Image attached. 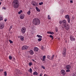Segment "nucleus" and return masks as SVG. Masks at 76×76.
Wrapping results in <instances>:
<instances>
[{
	"instance_id": "46",
	"label": "nucleus",
	"mask_w": 76,
	"mask_h": 76,
	"mask_svg": "<svg viewBox=\"0 0 76 76\" xmlns=\"http://www.w3.org/2000/svg\"><path fill=\"white\" fill-rule=\"evenodd\" d=\"M0 72H3V69H0Z\"/></svg>"
},
{
	"instance_id": "19",
	"label": "nucleus",
	"mask_w": 76,
	"mask_h": 76,
	"mask_svg": "<svg viewBox=\"0 0 76 76\" xmlns=\"http://www.w3.org/2000/svg\"><path fill=\"white\" fill-rule=\"evenodd\" d=\"M3 20V16L0 15V21L1 20Z\"/></svg>"
},
{
	"instance_id": "10",
	"label": "nucleus",
	"mask_w": 76,
	"mask_h": 76,
	"mask_svg": "<svg viewBox=\"0 0 76 76\" xmlns=\"http://www.w3.org/2000/svg\"><path fill=\"white\" fill-rule=\"evenodd\" d=\"M28 48V47L27 45L23 46L22 48V49L23 50H26Z\"/></svg>"
},
{
	"instance_id": "38",
	"label": "nucleus",
	"mask_w": 76,
	"mask_h": 76,
	"mask_svg": "<svg viewBox=\"0 0 76 76\" xmlns=\"http://www.w3.org/2000/svg\"><path fill=\"white\" fill-rule=\"evenodd\" d=\"M54 34V32H52L51 31V33H50V34H51V35H53V34Z\"/></svg>"
},
{
	"instance_id": "35",
	"label": "nucleus",
	"mask_w": 76,
	"mask_h": 76,
	"mask_svg": "<svg viewBox=\"0 0 76 76\" xmlns=\"http://www.w3.org/2000/svg\"><path fill=\"white\" fill-rule=\"evenodd\" d=\"M49 37H50V38H52V39H53V36H52V35H50L49 36Z\"/></svg>"
},
{
	"instance_id": "20",
	"label": "nucleus",
	"mask_w": 76,
	"mask_h": 76,
	"mask_svg": "<svg viewBox=\"0 0 76 76\" xmlns=\"http://www.w3.org/2000/svg\"><path fill=\"white\" fill-rule=\"evenodd\" d=\"M28 72H29L30 73H31L32 72V69L30 68L28 70Z\"/></svg>"
},
{
	"instance_id": "41",
	"label": "nucleus",
	"mask_w": 76,
	"mask_h": 76,
	"mask_svg": "<svg viewBox=\"0 0 76 76\" xmlns=\"http://www.w3.org/2000/svg\"><path fill=\"white\" fill-rule=\"evenodd\" d=\"M59 23L60 24H61L62 23V21L61 20L59 21Z\"/></svg>"
},
{
	"instance_id": "15",
	"label": "nucleus",
	"mask_w": 76,
	"mask_h": 76,
	"mask_svg": "<svg viewBox=\"0 0 76 76\" xmlns=\"http://www.w3.org/2000/svg\"><path fill=\"white\" fill-rule=\"evenodd\" d=\"M66 69H70L71 68V66L69 65H68L66 66Z\"/></svg>"
},
{
	"instance_id": "22",
	"label": "nucleus",
	"mask_w": 76,
	"mask_h": 76,
	"mask_svg": "<svg viewBox=\"0 0 76 76\" xmlns=\"http://www.w3.org/2000/svg\"><path fill=\"white\" fill-rule=\"evenodd\" d=\"M33 75H38V73L37 72H34L33 74Z\"/></svg>"
},
{
	"instance_id": "1",
	"label": "nucleus",
	"mask_w": 76,
	"mask_h": 76,
	"mask_svg": "<svg viewBox=\"0 0 76 76\" xmlns=\"http://www.w3.org/2000/svg\"><path fill=\"white\" fill-rule=\"evenodd\" d=\"M12 6L14 8L17 9L19 6V2L18 0H13L12 2Z\"/></svg>"
},
{
	"instance_id": "36",
	"label": "nucleus",
	"mask_w": 76,
	"mask_h": 76,
	"mask_svg": "<svg viewBox=\"0 0 76 76\" xmlns=\"http://www.w3.org/2000/svg\"><path fill=\"white\" fill-rule=\"evenodd\" d=\"M9 41L10 43H11V44H12V43H13V41H12L10 40H9Z\"/></svg>"
},
{
	"instance_id": "14",
	"label": "nucleus",
	"mask_w": 76,
	"mask_h": 76,
	"mask_svg": "<svg viewBox=\"0 0 76 76\" xmlns=\"http://www.w3.org/2000/svg\"><path fill=\"white\" fill-rule=\"evenodd\" d=\"M28 52L31 55H33L34 54V51L32 50H30L28 51Z\"/></svg>"
},
{
	"instance_id": "37",
	"label": "nucleus",
	"mask_w": 76,
	"mask_h": 76,
	"mask_svg": "<svg viewBox=\"0 0 76 76\" xmlns=\"http://www.w3.org/2000/svg\"><path fill=\"white\" fill-rule=\"evenodd\" d=\"M51 31H48L47 32V34H51Z\"/></svg>"
},
{
	"instance_id": "2",
	"label": "nucleus",
	"mask_w": 76,
	"mask_h": 76,
	"mask_svg": "<svg viewBox=\"0 0 76 76\" xmlns=\"http://www.w3.org/2000/svg\"><path fill=\"white\" fill-rule=\"evenodd\" d=\"M40 20L37 18H34L33 20V23L35 25H39L40 24Z\"/></svg>"
},
{
	"instance_id": "34",
	"label": "nucleus",
	"mask_w": 76,
	"mask_h": 76,
	"mask_svg": "<svg viewBox=\"0 0 76 76\" xmlns=\"http://www.w3.org/2000/svg\"><path fill=\"white\" fill-rule=\"evenodd\" d=\"M39 5H42V4H43V2H40V3H39Z\"/></svg>"
},
{
	"instance_id": "5",
	"label": "nucleus",
	"mask_w": 76,
	"mask_h": 76,
	"mask_svg": "<svg viewBox=\"0 0 76 76\" xmlns=\"http://www.w3.org/2000/svg\"><path fill=\"white\" fill-rule=\"evenodd\" d=\"M4 27V24L3 22H1L0 23V29H2Z\"/></svg>"
},
{
	"instance_id": "23",
	"label": "nucleus",
	"mask_w": 76,
	"mask_h": 76,
	"mask_svg": "<svg viewBox=\"0 0 76 76\" xmlns=\"http://www.w3.org/2000/svg\"><path fill=\"white\" fill-rule=\"evenodd\" d=\"M27 14H28V15H31V11H28L27 12Z\"/></svg>"
},
{
	"instance_id": "31",
	"label": "nucleus",
	"mask_w": 76,
	"mask_h": 76,
	"mask_svg": "<svg viewBox=\"0 0 76 76\" xmlns=\"http://www.w3.org/2000/svg\"><path fill=\"white\" fill-rule=\"evenodd\" d=\"M13 28V25H11V26H10L9 31H10L11 30V29H12Z\"/></svg>"
},
{
	"instance_id": "42",
	"label": "nucleus",
	"mask_w": 76,
	"mask_h": 76,
	"mask_svg": "<svg viewBox=\"0 0 76 76\" xmlns=\"http://www.w3.org/2000/svg\"><path fill=\"white\" fill-rule=\"evenodd\" d=\"M42 67L43 69H45V67L44 66H42Z\"/></svg>"
},
{
	"instance_id": "44",
	"label": "nucleus",
	"mask_w": 76,
	"mask_h": 76,
	"mask_svg": "<svg viewBox=\"0 0 76 76\" xmlns=\"http://www.w3.org/2000/svg\"><path fill=\"white\" fill-rule=\"evenodd\" d=\"M72 76H76V75L75 74H72Z\"/></svg>"
},
{
	"instance_id": "17",
	"label": "nucleus",
	"mask_w": 76,
	"mask_h": 76,
	"mask_svg": "<svg viewBox=\"0 0 76 76\" xmlns=\"http://www.w3.org/2000/svg\"><path fill=\"white\" fill-rule=\"evenodd\" d=\"M34 51L36 52L38 51V48L37 47L34 48Z\"/></svg>"
},
{
	"instance_id": "16",
	"label": "nucleus",
	"mask_w": 76,
	"mask_h": 76,
	"mask_svg": "<svg viewBox=\"0 0 76 76\" xmlns=\"http://www.w3.org/2000/svg\"><path fill=\"white\" fill-rule=\"evenodd\" d=\"M45 58H46V56H45V55L43 56L42 59L41 58V60H42V61H44L45 60Z\"/></svg>"
},
{
	"instance_id": "21",
	"label": "nucleus",
	"mask_w": 76,
	"mask_h": 76,
	"mask_svg": "<svg viewBox=\"0 0 76 76\" xmlns=\"http://www.w3.org/2000/svg\"><path fill=\"white\" fill-rule=\"evenodd\" d=\"M65 17L66 19H68V18H69V15H66L65 16Z\"/></svg>"
},
{
	"instance_id": "28",
	"label": "nucleus",
	"mask_w": 76,
	"mask_h": 76,
	"mask_svg": "<svg viewBox=\"0 0 76 76\" xmlns=\"http://www.w3.org/2000/svg\"><path fill=\"white\" fill-rule=\"evenodd\" d=\"M70 72V69H68L66 70V72Z\"/></svg>"
},
{
	"instance_id": "4",
	"label": "nucleus",
	"mask_w": 76,
	"mask_h": 76,
	"mask_svg": "<svg viewBox=\"0 0 76 76\" xmlns=\"http://www.w3.org/2000/svg\"><path fill=\"white\" fill-rule=\"evenodd\" d=\"M26 28L25 27H23L21 29V32L23 34H24L25 33V32H26Z\"/></svg>"
},
{
	"instance_id": "30",
	"label": "nucleus",
	"mask_w": 76,
	"mask_h": 76,
	"mask_svg": "<svg viewBox=\"0 0 76 76\" xmlns=\"http://www.w3.org/2000/svg\"><path fill=\"white\" fill-rule=\"evenodd\" d=\"M48 18L49 20H50L51 19V17H50V15H48Z\"/></svg>"
},
{
	"instance_id": "7",
	"label": "nucleus",
	"mask_w": 76,
	"mask_h": 76,
	"mask_svg": "<svg viewBox=\"0 0 76 76\" xmlns=\"http://www.w3.org/2000/svg\"><path fill=\"white\" fill-rule=\"evenodd\" d=\"M61 75H63V76H64L66 75V72L64 69L61 70Z\"/></svg>"
},
{
	"instance_id": "49",
	"label": "nucleus",
	"mask_w": 76,
	"mask_h": 76,
	"mask_svg": "<svg viewBox=\"0 0 76 76\" xmlns=\"http://www.w3.org/2000/svg\"><path fill=\"white\" fill-rule=\"evenodd\" d=\"M4 9H6V8L5 7H4L3 8Z\"/></svg>"
},
{
	"instance_id": "45",
	"label": "nucleus",
	"mask_w": 76,
	"mask_h": 76,
	"mask_svg": "<svg viewBox=\"0 0 76 76\" xmlns=\"http://www.w3.org/2000/svg\"><path fill=\"white\" fill-rule=\"evenodd\" d=\"M42 74L41 73L40 74V76H42Z\"/></svg>"
},
{
	"instance_id": "26",
	"label": "nucleus",
	"mask_w": 76,
	"mask_h": 76,
	"mask_svg": "<svg viewBox=\"0 0 76 76\" xmlns=\"http://www.w3.org/2000/svg\"><path fill=\"white\" fill-rule=\"evenodd\" d=\"M67 20L68 23H70V18H67Z\"/></svg>"
},
{
	"instance_id": "24",
	"label": "nucleus",
	"mask_w": 76,
	"mask_h": 76,
	"mask_svg": "<svg viewBox=\"0 0 76 76\" xmlns=\"http://www.w3.org/2000/svg\"><path fill=\"white\" fill-rule=\"evenodd\" d=\"M37 37H38V38H42V36L40 35H37Z\"/></svg>"
},
{
	"instance_id": "6",
	"label": "nucleus",
	"mask_w": 76,
	"mask_h": 76,
	"mask_svg": "<svg viewBox=\"0 0 76 76\" xmlns=\"http://www.w3.org/2000/svg\"><path fill=\"white\" fill-rule=\"evenodd\" d=\"M64 28L66 31H69L70 29V26L68 24L64 26Z\"/></svg>"
},
{
	"instance_id": "51",
	"label": "nucleus",
	"mask_w": 76,
	"mask_h": 76,
	"mask_svg": "<svg viewBox=\"0 0 76 76\" xmlns=\"http://www.w3.org/2000/svg\"><path fill=\"white\" fill-rule=\"evenodd\" d=\"M62 28H63H63H64V27H62Z\"/></svg>"
},
{
	"instance_id": "48",
	"label": "nucleus",
	"mask_w": 76,
	"mask_h": 76,
	"mask_svg": "<svg viewBox=\"0 0 76 76\" xmlns=\"http://www.w3.org/2000/svg\"><path fill=\"white\" fill-rule=\"evenodd\" d=\"M32 60L33 61H35L34 59H32Z\"/></svg>"
},
{
	"instance_id": "40",
	"label": "nucleus",
	"mask_w": 76,
	"mask_h": 76,
	"mask_svg": "<svg viewBox=\"0 0 76 76\" xmlns=\"http://www.w3.org/2000/svg\"><path fill=\"white\" fill-rule=\"evenodd\" d=\"M55 30H56V32H58V29L57 28H55Z\"/></svg>"
},
{
	"instance_id": "11",
	"label": "nucleus",
	"mask_w": 76,
	"mask_h": 76,
	"mask_svg": "<svg viewBox=\"0 0 76 76\" xmlns=\"http://www.w3.org/2000/svg\"><path fill=\"white\" fill-rule=\"evenodd\" d=\"M18 38L20 39L21 41H24V37L22 35H20L18 36Z\"/></svg>"
},
{
	"instance_id": "32",
	"label": "nucleus",
	"mask_w": 76,
	"mask_h": 76,
	"mask_svg": "<svg viewBox=\"0 0 76 76\" xmlns=\"http://www.w3.org/2000/svg\"><path fill=\"white\" fill-rule=\"evenodd\" d=\"M32 64V63L31 62H30L29 63V66H31Z\"/></svg>"
},
{
	"instance_id": "27",
	"label": "nucleus",
	"mask_w": 76,
	"mask_h": 76,
	"mask_svg": "<svg viewBox=\"0 0 76 76\" xmlns=\"http://www.w3.org/2000/svg\"><path fill=\"white\" fill-rule=\"evenodd\" d=\"M41 40H42V38H39L38 39V41L39 42H40V41H41Z\"/></svg>"
},
{
	"instance_id": "25",
	"label": "nucleus",
	"mask_w": 76,
	"mask_h": 76,
	"mask_svg": "<svg viewBox=\"0 0 76 76\" xmlns=\"http://www.w3.org/2000/svg\"><path fill=\"white\" fill-rule=\"evenodd\" d=\"M22 12H23V11H22V10H21L18 12V14H19V15H20V14L21 13H22Z\"/></svg>"
},
{
	"instance_id": "12",
	"label": "nucleus",
	"mask_w": 76,
	"mask_h": 76,
	"mask_svg": "<svg viewBox=\"0 0 76 76\" xmlns=\"http://www.w3.org/2000/svg\"><path fill=\"white\" fill-rule=\"evenodd\" d=\"M62 22H63V25L64 26L66 25H67V21H66V20H62Z\"/></svg>"
},
{
	"instance_id": "50",
	"label": "nucleus",
	"mask_w": 76,
	"mask_h": 76,
	"mask_svg": "<svg viewBox=\"0 0 76 76\" xmlns=\"http://www.w3.org/2000/svg\"><path fill=\"white\" fill-rule=\"evenodd\" d=\"M1 4V2H0V5Z\"/></svg>"
},
{
	"instance_id": "33",
	"label": "nucleus",
	"mask_w": 76,
	"mask_h": 76,
	"mask_svg": "<svg viewBox=\"0 0 76 76\" xmlns=\"http://www.w3.org/2000/svg\"><path fill=\"white\" fill-rule=\"evenodd\" d=\"M9 58L10 60H12V57L11 56H9Z\"/></svg>"
},
{
	"instance_id": "43",
	"label": "nucleus",
	"mask_w": 76,
	"mask_h": 76,
	"mask_svg": "<svg viewBox=\"0 0 76 76\" xmlns=\"http://www.w3.org/2000/svg\"><path fill=\"white\" fill-rule=\"evenodd\" d=\"M71 0L70 1V3H72L73 1H72V0Z\"/></svg>"
},
{
	"instance_id": "13",
	"label": "nucleus",
	"mask_w": 76,
	"mask_h": 76,
	"mask_svg": "<svg viewBox=\"0 0 76 76\" xmlns=\"http://www.w3.org/2000/svg\"><path fill=\"white\" fill-rule=\"evenodd\" d=\"M20 18L21 19H24V18H25V15L23 14H21L20 16Z\"/></svg>"
},
{
	"instance_id": "47",
	"label": "nucleus",
	"mask_w": 76,
	"mask_h": 76,
	"mask_svg": "<svg viewBox=\"0 0 76 76\" xmlns=\"http://www.w3.org/2000/svg\"><path fill=\"white\" fill-rule=\"evenodd\" d=\"M5 22H6L7 21V19H5L4 20Z\"/></svg>"
},
{
	"instance_id": "8",
	"label": "nucleus",
	"mask_w": 76,
	"mask_h": 76,
	"mask_svg": "<svg viewBox=\"0 0 76 76\" xmlns=\"http://www.w3.org/2000/svg\"><path fill=\"white\" fill-rule=\"evenodd\" d=\"M31 4L33 6H35V7H37L38 6V3L35 2L33 1L32 3Z\"/></svg>"
},
{
	"instance_id": "39",
	"label": "nucleus",
	"mask_w": 76,
	"mask_h": 76,
	"mask_svg": "<svg viewBox=\"0 0 76 76\" xmlns=\"http://www.w3.org/2000/svg\"><path fill=\"white\" fill-rule=\"evenodd\" d=\"M4 74L5 76H6L7 75V73L6 72H4Z\"/></svg>"
},
{
	"instance_id": "29",
	"label": "nucleus",
	"mask_w": 76,
	"mask_h": 76,
	"mask_svg": "<svg viewBox=\"0 0 76 76\" xmlns=\"http://www.w3.org/2000/svg\"><path fill=\"white\" fill-rule=\"evenodd\" d=\"M54 57V55H53L51 57V60H53V58Z\"/></svg>"
},
{
	"instance_id": "9",
	"label": "nucleus",
	"mask_w": 76,
	"mask_h": 76,
	"mask_svg": "<svg viewBox=\"0 0 76 76\" xmlns=\"http://www.w3.org/2000/svg\"><path fill=\"white\" fill-rule=\"evenodd\" d=\"M70 40L71 41H75V38L72 35H70Z\"/></svg>"
},
{
	"instance_id": "52",
	"label": "nucleus",
	"mask_w": 76,
	"mask_h": 76,
	"mask_svg": "<svg viewBox=\"0 0 76 76\" xmlns=\"http://www.w3.org/2000/svg\"><path fill=\"white\" fill-rule=\"evenodd\" d=\"M1 0V1H2L3 0Z\"/></svg>"
},
{
	"instance_id": "18",
	"label": "nucleus",
	"mask_w": 76,
	"mask_h": 76,
	"mask_svg": "<svg viewBox=\"0 0 76 76\" xmlns=\"http://www.w3.org/2000/svg\"><path fill=\"white\" fill-rule=\"evenodd\" d=\"M35 9L37 11V12H40V10H39V8H38V7H36Z\"/></svg>"
},
{
	"instance_id": "3",
	"label": "nucleus",
	"mask_w": 76,
	"mask_h": 76,
	"mask_svg": "<svg viewBox=\"0 0 76 76\" xmlns=\"http://www.w3.org/2000/svg\"><path fill=\"white\" fill-rule=\"evenodd\" d=\"M62 54H63L62 56L63 57H66V48H63Z\"/></svg>"
}]
</instances>
